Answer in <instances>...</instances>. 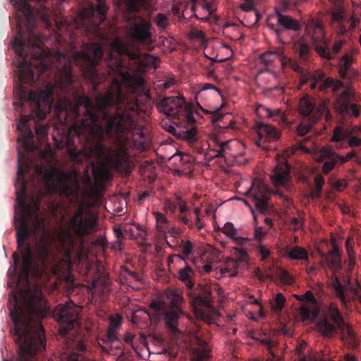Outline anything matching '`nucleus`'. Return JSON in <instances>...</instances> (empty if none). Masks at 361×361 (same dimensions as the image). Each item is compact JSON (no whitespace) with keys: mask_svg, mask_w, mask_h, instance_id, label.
<instances>
[{"mask_svg":"<svg viewBox=\"0 0 361 361\" xmlns=\"http://www.w3.org/2000/svg\"><path fill=\"white\" fill-rule=\"evenodd\" d=\"M111 49L102 71L97 68L104 55L101 44L84 43L82 50L74 54L75 61L80 64L84 77L92 84L94 90L97 92L98 85L106 80L110 83L106 92L96 93L94 104L85 94H75L73 101L65 96L59 100L56 109L66 114L72 111L79 122L74 128L75 135L78 138L84 137L87 142H94L89 150H80L71 137L66 135L67 152L74 162L81 163L92 156L104 157L106 147L102 142L106 137L117 147L108 158L110 166L128 176L133 167L128 150H144L145 134L138 122L137 101L125 93L123 85L137 93L144 90L145 81L141 76L129 72L127 61H132L138 72H147L157 68L159 59L142 53L139 48L131 49L120 39L111 44Z\"/></svg>","mask_w":361,"mask_h":361,"instance_id":"nucleus-1","label":"nucleus"},{"mask_svg":"<svg viewBox=\"0 0 361 361\" xmlns=\"http://www.w3.org/2000/svg\"><path fill=\"white\" fill-rule=\"evenodd\" d=\"M31 230L27 221L23 218L17 228L16 242L18 249L22 252V267L18 281L25 283L24 288H19V295L12 297V307H9V316H50L51 308L48 305L42 288L31 285L30 276L40 278L50 254V245L44 238L35 245L34 252L30 243H26Z\"/></svg>","mask_w":361,"mask_h":361,"instance_id":"nucleus-2","label":"nucleus"},{"mask_svg":"<svg viewBox=\"0 0 361 361\" xmlns=\"http://www.w3.org/2000/svg\"><path fill=\"white\" fill-rule=\"evenodd\" d=\"M64 227L57 234L59 250L64 255L68 267H71L72 252L78 240L84 236L91 235L97 226V216L92 211L79 205L73 212L62 218Z\"/></svg>","mask_w":361,"mask_h":361,"instance_id":"nucleus-3","label":"nucleus"},{"mask_svg":"<svg viewBox=\"0 0 361 361\" xmlns=\"http://www.w3.org/2000/svg\"><path fill=\"white\" fill-rule=\"evenodd\" d=\"M18 172L17 181L15 183L17 204L22 210L19 224L25 218L28 225V219L33 218L32 226L35 233L45 232L46 225L44 219L38 215L40 207V200L38 197H32L31 203L27 204L25 196L27 192V182L25 180V175L29 172L32 165V160L25 156L21 152L18 153ZM16 227L17 228L19 226Z\"/></svg>","mask_w":361,"mask_h":361,"instance_id":"nucleus-4","label":"nucleus"},{"mask_svg":"<svg viewBox=\"0 0 361 361\" xmlns=\"http://www.w3.org/2000/svg\"><path fill=\"white\" fill-rule=\"evenodd\" d=\"M56 85L52 83H47L44 89L39 92L27 90L24 86L19 85L15 91V97L18 102H14L15 106L24 107L28 104L30 113L28 115L22 116L20 122L25 128H27V123L31 120L37 118L39 121L45 118L47 114L50 113L54 105V93Z\"/></svg>","mask_w":361,"mask_h":361,"instance_id":"nucleus-5","label":"nucleus"},{"mask_svg":"<svg viewBox=\"0 0 361 361\" xmlns=\"http://www.w3.org/2000/svg\"><path fill=\"white\" fill-rule=\"evenodd\" d=\"M156 106L159 112L171 117L173 123L180 126L178 133L180 138L189 142L196 141L197 128L195 126L192 106L183 96L166 97Z\"/></svg>","mask_w":361,"mask_h":361,"instance_id":"nucleus-6","label":"nucleus"},{"mask_svg":"<svg viewBox=\"0 0 361 361\" xmlns=\"http://www.w3.org/2000/svg\"><path fill=\"white\" fill-rule=\"evenodd\" d=\"M322 264L324 269L327 267L332 271L331 286L334 288L336 295L343 304L347 305L354 299L361 301L360 284L357 281L354 284L350 277L345 278L343 283H341L336 276V272L342 268L341 253L336 245H334L333 249L328 254L322 256Z\"/></svg>","mask_w":361,"mask_h":361,"instance_id":"nucleus-7","label":"nucleus"},{"mask_svg":"<svg viewBox=\"0 0 361 361\" xmlns=\"http://www.w3.org/2000/svg\"><path fill=\"white\" fill-rule=\"evenodd\" d=\"M245 195L249 197L250 201L244 200V203L250 208L255 222V210L264 215L269 214L273 210L274 204L271 201V190L262 180L255 179Z\"/></svg>","mask_w":361,"mask_h":361,"instance_id":"nucleus-8","label":"nucleus"},{"mask_svg":"<svg viewBox=\"0 0 361 361\" xmlns=\"http://www.w3.org/2000/svg\"><path fill=\"white\" fill-rule=\"evenodd\" d=\"M289 66L294 71L302 74L300 77L301 85L309 84L311 89L317 88L320 92H326L327 90L331 89L334 93H336L343 87L342 81L331 77L325 78L322 71H318L314 73H304L303 68L296 61L290 60Z\"/></svg>","mask_w":361,"mask_h":361,"instance_id":"nucleus-9","label":"nucleus"},{"mask_svg":"<svg viewBox=\"0 0 361 361\" xmlns=\"http://www.w3.org/2000/svg\"><path fill=\"white\" fill-rule=\"evenodd\" d=\"M305 322L310 317H302ZM314 322H317V328L324 336L331 337L336 334H341L343 338L350 342L355 343V333L349 324L343 320V317H311Z\"/></svg>","mask_w":361,"mask_h":361,"instance_id":"nucleus-10","label":"nucleus"},{"mask_svg":"<svg viewBox=\"0 0 361 361\" xmlns=\"http://www.w3.org/2000/svg\"><path fill=\"white\" fill-rule=\"evenodd\" d=\"M183 298L175 290L169 289L162 300H154L149 305L156 313L153 316H189L183 312Z\"/></svg>","mask_w":361,"mask_h":361,"instance_id":"nucleus-11","label":"nucleus"},{"mask_svg":"<svg viewBox=\"0 0 361 361\" xmlns=\"http://www.w3.org/2000/svg\"><path fill=\"white\" fill-rule=\"evenodd\" d=\"M343 91L336 98V109L342 116L349 118H358L361 113L360 97L356 94L355 90L350 87H343L341 88ZM330 90L334 94H337L341 89L334 93L331 89Z\"/></svg>","mask_w":361,"mask_h":361,"instance_id":"nucleus-12","label":"nucleus"},{"mask_svg":"<svg viewBox=\"0 0 361 361\" xmlns=\"http://www.w3.org/2000/svg\"><path fill=\"white\" fill-rule=\"evenodd\" d=\"M59 324V331L61 336L66 339V345L68 348H75L82 352L85 347L82 342L80 334L81 317H56Z\"/></svg>","mask_w":361,"mask_h":361,"instance_id":"nucleus-13","label":"nucleus"},{"mask_svg":"<svg viewBox=\"0 0 361 361\" xmlns=\"http://www.w3.org/2000/svg\"><path fill=\"white\" fill-rule=\"evenodd\" d=\"M305 34L311 40L317 54L322 59L331 60L330 42L324 37L322 25L313 19L308 20L305 27Z\"/></svg>","mask_w":361,"mask_h":361,"instance_id":"nucleus-14","label":"nucleus"},{"mask_svg":"<svg viewBox=\"0 0 361 361\" xmlns=\"http://www.w3.org/2000/svg\"><path fill=\"white\" fill-rule=\"evenodd\" d=\"M329 104V101L325 99L317 105L312 97L305 95L299 102V113L312 123H315L323 116L329 120L331 118Z\"/></svg>","mask_w":361,"mask_h":361,"instance_id":"nucleus-15","label":"nucleus"},{"mask_svg":"<svg viewBox=\"0 0 361 361\" xmlns=\"http://www.w3.org/2000/svg\"><path fill=\"white\" fill-rule=\"evenodd\" d=\"M36 174L42 176L46 181H51L57 178L59 181L63 182V192L66 195H72L74 192L73 183H77V173L75 171L64 172L58 170L55 167L49 169L40 165L35 166Z\"/></svg>","mask_w":361,"mask_h":361,"instance_id":"nucleus-16","label":"nucleus"},{"mask_svg":"<svg viewBox=\"0 0 361 361\" xmlns=\"http://www.w3.org/2000/svg\"><path fill=\"white\" fill-rule=\"evenodd\" d=\"M108 9L105 0H94L87 6L81 8L79 16L84 25H91L96 30L106 20Z\"/></svg>","mask_w":361,"mask_h":361,"instance_id":"nucleus-17","label":"nucleus"},{"mask_svg":"<svg viewBox=\"0 0 361 361\" xmlns=\"http://www.w3.org/2000/svg\"><path fill=\"white\" fill-rule=\"evenodd\" d=\"M152 27L143 18H131L128 22V36L134 42L149 45L152 43Z\"/></svg>","mask_w":361,"mask_h":361,"instance_id":"nucleus-18","label":"nucleus"},{"mask_svg":"<svg viewBox=\"0 0 361 361\" xmlns=\"http://www.w3.org/2000/svg\"><path fill=\"white\" fill-rule=\"evenodd\" d=\"M355 155L354 151L348 152L345 157L338 154L331 146L322 147L318 151L317 161L324 162L322 171L324 174L329 173L336 166L348 162Z\"/></svg>","mask_w":361,"mask_h":361,"instance_id":"nucleus-19","label":"nucleus"},{"mask_svg":"<svg viewBox=\"0 0 361 361\" xmlns=\"http://www.w3.org/2000/svg\"><path fill=\"white\" fill-rule=\"evenodd\" d=\"M276 25L269 20L267 26L275 32L278 38L283 33L284 30L298 32L301 29L300 24L298 20L293 18L291 16L282 14L279 11L276 12Z\"/></svg>","mask_w":361,"mask_h":361,"instance_id":"nucleus-20","label":"nucleus"},{"mask_svg":"<svg viewBox=\"0 0 361 361\" xmlns=\"http://www.w3.org/2000/svg\"><path fill=\"white\" fill-rule=\"evenodd\" d=\"M357 129V126L344 128L338 126L334 130L331 141L340 142L348 140V145L350 147L361 146V138L353 135L355 133Z\"/></svg>","mask_w":361,"mask_h":361,"instance_id":"nucleus-21","label":"nucleus"},{"mask_svg":"<svg viewBox=\"0 0 361 361\" xmlns=\"http://www.w3.org/2000/svg\"><path fill=\"white\" fill-rule=\"evenodd\" d=\"M296 298L302 302L300 307L301 316H319L320 304L311 290L306 291L303 295H297Z\"/></svg>","mask_w":361,"mask_h":361,"instance_id":"nucleus-22","label":"nucleus"},{"mask_svg":"<svg viewBox=\"0 0 361 361\" xmlns=\"http://www.w3.org/2000/svg\"><path fill=\"white\" fill-rule=\"evenodd\" d=\"M259 141L271 142L279 138L281 132L273 126L264 124L262 122H257L255 124Z\"/></svg>","mask_w":361,"mask_h":361,"instance_id":"nucleus-23","label":"nucleus"},{"mask_svg":"<svg viewBox=\"0 0 361 361\" xmlns=\"http://www.w3.org/2000/svg\"><path fill=\"white\" fill-rule=\"evenodd\" d=\"M290 166L286 162H279L275 166L271 175L273 183L276 185H283L290 178Z\"/></svg>","mask_w":361,"mask_h":361,"instance_id":"nucleus-24","label":"nucleus"},{"mask_svg":"<svg viewBox=\"0 0 361 361\" xmlns=\"http://www.w3.org/2000/svg\"><path fill=\"white\" fill-rule=\"evenodd\" d=\"M353 58L346 54L343 56L338 62L339 74L343 79L353 80L357 75L356 71L352 66Z\"/></svg>","mask_w":361,"mask_h":361,"instance_id":"nucleus-25","label":"nucleus"},{"mask_svg":"<svg viewBox=\"0 0 361 361\" xmlns=\"http://www.w3.org/2000/svg\"><path fill=\"white\" fill-rule=\"evenodd\" d=\"M164 319L171 342L178 345L182 341L183 336V331L178 327L179 317H164Z\"/></svg>","mask_w":361,"mask_h":361,"instance_id":"nucleus-26","label":"nucleus"},{"mask_svg":"<svg viewBox=\"0 0 361 361\" xmlns=\"http://www.w3.org/2000/svg\"><path fill=\"white\" fill-rule=\"evenodd\" d=\"M109 318V326L103 340L104 342L112 343L118 341V331L121 324V319L123 317Z\"/></svg>","mask_w":361,"mask_h":361,"instance_id":"nucleus-27","label":"nucleus"},{"mask_svg":"<svg viewBox=\"0 0 361 361\" xmlns=\"http://www.w3.org/2000/svg\"><path fill=\"white\" fill-rule=\"evenodd\" d=\"M193 276L194 271L188 265H185L183 269H180L177 274L178 279L190 289L192 288L195 285Z\"/></svg>","mask_w":361,"mask_h":361,"instance_id":"nucleus-28","label":"nucleus"},{"mask_svg":"<svg viewBox=\"0 0 361 361\" xmlns=\"http://www.w3.org/2000/svg\"><path fill=\"white\" fill-rule=\"evenodd\" d=\"M288 257L290 259L305 260L308 262V253L305 248L299 246H295L292 247H288Z\"/></svg>","mask_w":361,"mask_h":361,"instance_id":"nucleus-29","label":"nucleus"},{"mask_svg":"<svg viewBox=\"0 0 361 361\" xmlns=\"http://www.w3.org/2000/svg\"><path fill=\"white\" fill-rule=\"evenodd\" d=\"M221 231L225 235H226V236L233 240L237 244L243 245L245 239L242 237L237 236V230L235 228L232 223H226Z\"/></svg>","mask_w":361,"mask_h":361,"instance_id":"nucleus-30","label":"nucleus"},{"mask_svg":"<svg viewBox=\"0 0 361 361\" xmlns=\"http://www.w3.org/2000/svg\"><path fill=\"white\" fill-rule=\"evenodd\" d=\"M260 109L264 111L265 116L269 118H273L274 121L279 123H286V118L284 114L280 109H275L274 111L271 110L269 108L261 106Z\"/></svg>","mask_w":361,"mask_h":361,"instance_id":"nucleus-31","label":"nucleus"},{"mask_svg":"<svg viewBox=\"0 0 361 361\" xmlns=\"http://www.w3.org/2000/svg\"><path fill=\"white\" fill-rule=\"evenodd\" d=\"M238 262L231 259L228 261L224 267L221 268L222 275H228L229 276H235L238 274Z\"/></svg>","mask_w":361,"mask_h":361,"instance_id":"nucleus-32","label":"nucleus"},{"mask_svg":"<svg viewBox=\"0 0 361 361\" xmlns=\"http://www.w3.org/2000/svg\"><path fill=\"white\" fill-rule=\"evenodd\" d=\"M211 293L206 291L202 295H197L192 300V305L196 307H210L211 305Z\"/></svg>","mask_w":361,"mask_h":361,"instance_id":"nucleus-33","label":"nucleus"},{"mask_svg":"<svg viewBox=\"0 0 361 361\" xmlns=\"http://www.w3.org/2000/svg\"><path fill=\"white\" fill-rule=\"evenodd\" d=\"M286 302V298L281 293H278L275 298L270 301V306L275 313L281 311Z\"/></svg>","mask_w":361,"mask_h":361,"instance_id":"nucleus-34","label":"nucleus"},{"mask_svg":"<svg viewBox=\"0 0 361 361\" xmlns=\"http://www.w3.org/2000/svg\"><path fill=\"white\" fill-rule=\"evenodd\" d=\"M331 3L336 6V8L332 13V18L334 20L342 23L345 19V13L340 7L341 0H329Z\"/></svg>","mask_w":361,"mask_h":361,"instance_id":"nucleus-35","label":"nucleus"},{"mask_svg":"<svg viewBox=\"0 0 361 361\" xmlns=\"http://www.w3.org/2000/svg\"><path fill=\"white\" fill-rule=\"evenodd\" d=\"M193 244L188 240L184 241L183 239L180 240V245L178 248L175 249L178 251H181L183 254L187 257L191 255L192 254Z\"/></svg>","mask_w":361,"mask_h":361,"instance_id":"nucleus-36","label":"nucleus"},{"mask_svg":"<svg viewBox=\"0 0 361 361\" xmlns=\"http://www.w3.org/2000/svg\"><path fill=\"white\" fill-rule=\"evenodd\" d=\"M126 4L127 9L132 12L138 11L140 6L143 5L146 0H122Z\"/></svg>","mask_w":361,"mask_h":361,"instance_id":"nucleus-37","label":"nucleus"},{"mask_svg":"<svg viewBox=\"0 0 361 361\" xmlns=\"http://www.w3.org/2000/svg\"><path fill=\"white\" fill-rule=\"evenodd\" d=\"M277 276L285 284L290 285L294 281L293 276L287 271L282 269L277 271Z\"/></svg>","mask_w":361,"mask_h":361,"instance_id":"nucleus-38","label":"nucleus"},{"mask_svg":"<svg viewBox=\"0 0 361 361\" xmlns=\"http://www.w3.org/2000/svg\"><path fill=\"white\" fill-rule=\"evenodd\" d=\"M311 51L310 46L304 41H302L298 44V52L301 58L307 59L309 57Z\"/></svg>","mask_w":361,"mask_h":361,"instance_id":"nucleus-39","label":"nucleus"},{"mask_svg":"<svg viewBox=\"0 0 361 361\" xmlns=\"http://www.w3.org/2000/svg\"><path fill=\"white\" fill-rule=\"evenodd\" d=\"M154 22L160 29H164L169 25V19L167 16L163 13H158L154 18Z\"/></svg>","mask_w":361,"mask_h":361,"instance_id":"nucleus-40","label":"nucleus"},{"mask_svg":"<svg viewBox=\"0 0 361 361\" xmlns=\"http://www.w3.org/2000/svg\"><path fill=\"white\" fill-rule=\"evenodd\" d=\"M26 135H25V140L23 141V147H25L26 151L33 152L35 148V146L32 143H30L28 140L33 138V133L30 128L26 130Z\"/></svg>","mask_w":361,"mask_h":361,"instance_id":"nucleus-41","label":"nucleus"},{"mask_svg":"<svg viewBox=\"0 0 361 361\" xmlns=\"http://www.w3.org/2000/svg\"><path fill=\"white\" fill-rule=\"evenodd\" d=\"M307 123H300L297 127V133L298 135L300 136H304L306 135L308 132L310 131L312 126L314 123H312L310 121H307Z\"/></svg>","mask_w":361,"mask_h":361,"instance_id":"nucleus-42","label":"nucleus"},{"mask_svg":"<svg viewBox=\"0 0 361 361\" xmlns=\"http://www.w3.org/2000/svg\"><path fill=\"white\" fill-rule=\"evenodd\" d=\"M240 8L245 11H250L255 9V4L257 0H243Z\"/></svg>","mask_w":361,"mask_h":361,"instance_id":"nucleus-43","label":"nucleus"},{"mask_svg":"<svg viewBox=\"0 0 361 361\" xmlns=\"http://www.w3.org/2000/svg\"><path fill=\"white\" fill-rule=\"evenodd\" d=\"M214 69L213 68L212 63H211L206 67L205 71H204V74L206 75V76L207 78H212L216 82H219L220 80L219 79V78L217 76L214 75Z\"/></svg>","mask_w":361,"mask_h":361,"instance_id":"nucleus-44","label":"nucleus"},{"mask_svg":"<svg viewBox=\"0 0 361 361\" xmlns=\"http://www.w3.org/2000/svg\"><path fill=\"white\" fill-rule=\"evenodd\" d=\"M230 142L231 141H226L221 142V144L219 146V149H216V154L215 155V157L222 158L224 157L225 149L228 147Z\"/></svg>","mask_w":361,"mask_h":361,"instance_id":"nucleus-45","label":"nucleus"},{"mask_svg":"<svg viewBox=\"0 0 361 361\" xmlns=\"http://www.w3.org/2000/svg\"><path fill=\"white\" fill-rule=\"evenodd\" d=\"M275 56V53L272 51H267L261 55V59L265 63L269 64L274 61V56Z\"/></svg>","mask_w":361,"mask_h":361,"instance_id":"nucleus-46","label":"nucleus"},{"mask_svg":"<svg viewBox=\"0 0 361 361\" xmlns=\"http://www.w3.org/2000/svg\"><path fill=\"white\" fill-rule=\"evenodd\" d=\"M314 183L315 188L318 190V191H322L323 185L324 184V178L322 175H317L314 177Z\"/></svg>","mask_w":361,"mask_h":361,"instance_id":"nucleus-47","label":"nucleus"},{"mask_svg":"<svg viewBox=\"0 0 361 361\" xmlns=\"http://www.w3.org/2000/svg\"><path fill=\"white\" fill-rule=\"evenodd\" d=\"M343 44L344 42L342 40L336 41L334 42L332 50L330 49L332 58L334 57L333 55L337 54L340 51Z\"/></svg>","mask_w":361,"mask_h":361,"instance_id":"nucleus-48","label":"nucleus"},{"mask_svg":"<svg viewBox=\"0 0 361 361\" xmlns=\"http://www.w3.org/2000/svg\"><path fill=\"white\" fill-rule=\"evenodd\" d=\"M258 252L262 257V260H265L270 256V251L263 245H260L258 247Z\"/></svg>","mask_w":361,"mask_h":361,"instance_id":"nucleus-49","label":"nucleus"},{"mask_svg":"<svg viewBox=\"0 0 361 361\" xmlns=\"http://www.w3.org/2000/svg\"><path fill=\"white\" fill-rule=\"evenodd\" d=\"M67 361H84V357L80 353L72 352L68 355Z\"/></svg>","mask_w":361,"mask_h":361,"instance_id":"nucleus-50","label":"nucleus"},{"mask_svg":"<svg viewBox=\"0 0 361 361\" xmlns=\"http://www.w3.org/2000/svg\"><path fill=\"white\" fill-rule=\"evenodd\" d=\"M329 314L328 316H342L338 307L334 304H330L329 306ZM324 316H326L324 314Z\"/></svg>","mask_w":361,"mask_h":361,"instance_id":"nucleus-51","label":"nucleus"},{"mask_svg":"<svg viewBox=\"0 0 361 361\" xmlns=\"http://www.w3.org/2000/svg\"><path fill=\"white\" fill-rule=\"evenodd\" d=\"M291 224L294 226L293 229L295 231L300 229L303 226V222L296 217H293L290 221Z\"/></svg>","mask_w":361,"mask_h":361,"instance_id":"nucleus-52","label":"nucleus"},{"mask_svg":"<svg viewBox=\"0 0 361 361\" xmlns=\"http://www.w3.org/2000/svg\"><path fill=\"white\" fill-rule=\"evenodd\" d=\"M155 217L157 224H165L168 221L166 216L161 212H157L155 213Z\"/></svg>","mask_w":361,"mask_h":361,"instance_id":"nucleus-53","label":"nucleus"},{"mask_svg":"<svg viewBox=\"0 0 361 361\" xmlns=\"http://www.w3.org/2000/svg\"><path fill=\"white\" fill-rule=\"evenodd\" d=\"M266 232L263 231V229L262 227H256L255 230V238L257 240H261L264 236L265 235Z\"/></svg>","mask_w":361,"mask_h":361,"instance_id":"nucleus-54","label":"nucleus"},{"mask_svg":"<svg viewBox=\"0 0 361 361\" xmlns=\"http://www.w3.org/2000/svg\"><path fill=\"white\" fill-rule=\"evenodd\" d=\"M123 271H124V273L126 274V276H129L130 278H132V279H135V281L140 280V277L139 276V275L137 273L129 270L128 268L125 267L123 269Z\"/></svg>","mask_w":361,"mask_h":361,"instance_id":"nucleus-55","label":"nucleus"},{"mask_svg":"<svg viewBox=\"0 0 361 361\" xmlns=\"http://www.w3.org/2000/svg\"><path fill=\"white\" fill-rule=\"evenodd\" d=\"M179 219L181 221V222L183 224L188 226L189 228H192L193 224H192V221L190 219H188V218L185 215L180 214L179 216Z\"/></svg>","mask_w":361,"mask_h":361,"instance_id":"nucleus-56","label":"nucleus"},{"mask_svg":"<svg viewBox=\"0 0 361 361\" xmlns=\"http://www.w3.org/2000/svg\"><path fill=\"white\" fill-rule=\"evenodd\" d=\"M201 90H214L215 91H216L217 92L220 93V90L219 88H217L216 86H214V85L210 84V83H204L202 85Z\"/></svg>","mask_w":361,"mask_h":361,"instance_id":"nucleus-57","label":"nucleus"},{"mask_svg":"<svg viewBox=\"0 0 361 361\" xmlns=\"http://www.w3.org/2000/svg\"><path fill=\"white\" fill-rule=\"evenodd\" d=\"M334 187L338 190H342L346 187V183L343 180H338L335 183Z\"/></svg>","mask_w":361,"mask_h":361,"instance_id":"nucleus-58","label":"nucleus"},{"mask_svg":"<svg viewBox=\"0 0 361 361\" xmlns=\"http://www.w3.org/2000/svg\"><path fill=\"white\" fill-rule=\"evenodd\" d=\"M175 84V80L173 78H171L169 80H167L166 81L164 82L162 84L163 89L168 90L171 88L173 85Z\"/></svg>","mask_w":361,"mask_h":361,"instance_id":"nucleus-59","label":"nucleus"},{"mask_svg":"<svg viewBox=\"0 0 361 361\" xmlns=\"http://www.w3.org/2000/svg\"><path fill=\"white\" fill-rule=\"evenodd\" d=\"M168 227V222L165 224H157V228L160 233H166L167 232Z\"/></svg>","mask_w":361,"mask_h":361,"instance_id":"nucleus-60","label":"nucleus"},{"mask_svg":"<svg viewBox=\"0 0 361 361\" xmlns=\"http://www.w3.org/2000/svg\"><path fill=\"white\" fill-rule=\"evenodd\" d=\"M307 141H308L307 139H305L302 141L299 142L298 143V148H300L303 152H305L306 153H310L311 149L304 145L305 142H307Z\"/></svg>","mask_w":361,"mask_h":361,"instance_id":"nucleus-61","label":"nucleus"},{"mask_svg":"<svg viewBox=\"0 0 361 361\" xmlns=\"http://www.w3.org/2000/svg\"><path fill=\"white\" fill-rule=\"evenodd\" d=\"M223 116L218 110L212 113V122H217L222 118Z\"/></svg>","mask_w":361,"mask_h":361,"instance_id":"nucleus-62","label":"nucleus"},{"mask_svg":"<svg viewBox=\"0 0 361 361\" xmlns=\"http://www.w3.org/2000/svg\"><path fill=\"white\" fill-rule=\"evenodd\" d=\"M281 332L286 336H292V330L291 328L288 327L286 326H283L281 329Z\"/></svg>","mask_w":361,"mask_h":361,"instance_id":"nucleus-63","label":"nucleus"},{"mask_svg":"<svg viewBox=\"0 0 361 361\" xmlns=\"http://www.w3.org/2000/svg\"><path fill=\"white\" fill-rule=\"evenodd\" d=\"M179 204L180 213V214H184V213H185L188 210V207L186 205L185 202L183 201H180L179 202Z\"/></svg>","mask_w":361,"mask_h":361,"instance_id":"nucleus-64","label":"nucleus"}]
</instances>
